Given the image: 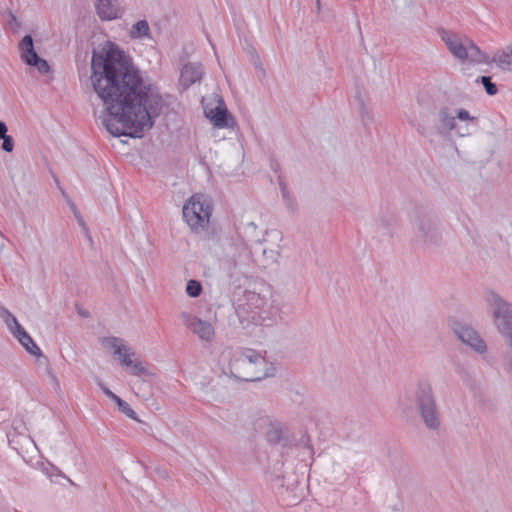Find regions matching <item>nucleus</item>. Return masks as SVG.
<instances>
[{
  "mask_svg": "<svg viewBox=\"0 0 512 512\" xmlns=\"http://www.w3.org/2000/svg\"><path fill=\"white\" fill-rule=\"evenodd\" d=\"M9 25L12 27H19V23L17 21V18L14 14L10 13V21Z\"/></svg>",
  "mask_w": 512,
  "mask_h": 512,
  "instance_id": "nucleus-39",
  "label": "nucleus"
},
{
  "mask_svg": "<svg viewBox=\"0 0 512 512\" xmlns=\"http://www.w3.org/2000/svg\"><path fill=\"white\" fill-rule=\"evenodd\" d=\"M360 116L364 125H367V123L371 121V116L363 103H361Z\"/></svg>",
  "mask_w": 512,
  "mask_h": 512,
  "instance_id": "nucleus-36",
  "label": "nucleus"
},
{
  "mask_svg": "<svg viewBox=\"0 0 512 512\" xmlns=\"http://www.w3.org/2000/svg\"><path fill=\"white\" fill-rule=\"evenodd\" d=\"M317 2L319 3V0H317Z\"/></svg>",
  "mask_w": 512,
  "mask_h": 512,
  "instance_id": "nucleus-44",
  "label": "nucleus"
},
{
  "mask_svg": "<svg viewBox=\"0 0 512 512\" xmlns=\"http://www.w3.org/2000/svg\"><path fill=\"white\" fill-rule=\"evenodd\" d=\"M183 218L193 233H201L208 227L212 214L210 202L202 194L192 195L184 204Z\"/></svg>",
  "mask_w": 512,
  "mask_h": 512,
  "instance_id": "nucleus-7",
  "label": "nucleus"
},
{
  "mask_svg": "<svg viewBox=\"0 0 512 512\" xmlns=\"http://www.w3.org/2000/svg\"><path fill=\"white\" fill-rule=\"evenodd\" d=\"M5 323L13 336L20 342L28 353L34 356H42V352L31 336L19 324L16 317L5 310Z\"/></svg>",
  "mask_w": 512,
  "mask_h": 512,
  "instance_id": "nucleus-11",
  "label": "nucleus"
},
{
  "mask_svg": "<svg viewBox=\"0 0 512 512\" xmlns=\"http://www.w3.org/2000/svg\"><path fill=\"white\" fill-rule=\"evenodd\" d=\"M31 67H35L41 74H47L50 71V66L48 62L39 57L33 64L30 65Z\"/></svg>",
  "mask_w": 512,
  "mask_h": 512,
  "instance_id": "nucleus-30",
  "label": "nucleus"
},
{
  "mask_svg": "<svg viewBox=\"0 0 512 512\" xmlns=\"http://www.w3.org/2000/svg\"><path fill=\"white\" fill-rule=\"evenodd\" d=\"M418 132L426 138L431 144H436L440 140L450 141V133L447 132L441 125H432L427 127H420Z\"/></svg>",
  "mask_w": 512,
  "mask_h": 512,
  "instance_id": "nucleus-18",
  "label": "nucleus"
},
{
  "mask_svg": "<svg viewBox=\"0 0 512 512\" xmlns=\"http://www.w3.org/2000/svg\"><path fill=\"white\" fill-rule=\"evenodd\" d=\"M484 406H485V408H487L489 410H495V408H496V406L493 402L484 403Z\"/></svg>",
  "mask_w": 512,
  "mask_h": 512,
  "instance_id": "nucleus-41",
  "label": "nucleus"
},
{
  "mask_svg": "<svg viewBox=\"0 0 512 512\" xmlns=\"http://www.w3.org/2000/svg\"><path fill=\"white\" fill-rule=\"evenodd\" d=\"M267 301L266 297L260 293L249 290L245 291L244 302L239 304L236 308V315L239 324L243 329H249V318L252 316L254 311L264 308Z\"/></svg>",
  "mask_w": 512,
  "mask_h": 512,
  "instance_id": "nucleus-10",
  "label": "nucleus"
},
{
  "mask_svg": "<svg viewBox=\"0 0 512 512\" xmlns=\"http://www.w3.org/2000/svg\"><path fill=\"white\" fill-rule=\"evenodd\" d=\"M31 67H35L41 74H47L50 71V66L48 62L39 57L33 64L30 65Z\"/></svg>",
  "mask_w": 512,
  "mask_h": 512,
  "instance_id": "nucleus-31",
  "label": "nucleus"
},
{
  "mask_svg": "<svg viewBox=\"0 0 512 512\" xmlns=\"http://www.w3.org/2000/svg\"><path fill=\"white\" fill-rule=\"evenodd\" d=\"M497 330L505 339L509 348L512 350V322L497 328Z\"/></svg>",
  "mask_w": 512,
  "mask_h": 512,
  "instance_id": "nucleus-28",
  "label": "nucleus"
},
{
  "mask_svg": "<svg viewBox=\"0 0 512 512\" xmlns=\"http://www.w3.org/2000/svg\"><path fill=\"white\" fill-rule=\"evenodd\" d=\"M99 386L104 392V394L109 397L112 401H114L116 404L121 399L119 396H117L115 393H113L107 386H105L102 382H99Z\"/></svg>",
  "mask_w": 512,
  "mask_h": 512,
  "instance_id": "nucleus-35",
  "label": "nucleus"
},
{
  "mask_svg": "<svg viewBox=\"0 0 512 512\" xmlns=\"http://www.w3.org/2000/svg\"><path fill=\"white\" fill-rule=\"evenodd\" d=\"M476 82H481L486 93L490 96L495 95L498 91L496 84L492 82L490 76H481L477 78Z\"/></svg>",
  "mask_w": 512,
  "mask_h": 512,
  "instance_id": "nucleus-26",
  "label": "nucleus"
},
{
  "mask_svg": "<svg viewBox=\"0 0 512 512\" xmlns=\"http://www.w3.org/2000/svg\"><path fill=\"white\" fill-rule=\"evenodd\" d=\"M459 119L460 121H470L473 123L477 122V118L470 115V113L465 109H459L456 112L455 119Z\"/></svg>",
  "mask_w": 512,
  "mask_h": 512,
  "instance_id": "nucleus-33",
  "label": "nucleus"
},
{
  "mask_svg": "<svg viewBox=\"0 0 512 512\" xmlns=\"http://www.w3.org/2000/svg\"><path fill=\"white\" fill-rule=\"evenodd\" d=\"M130 369V373L135 376H143L147 374L146 368L142 365L141 362H134L130 366H127Z\"/></svg>",
  "mask_w": 512,
  "mask_h": 512,
  "instance_id": "nucleus-29",
  "label": "nucleus"
},
{
  "mask_svg": "<svg viewBox=\"0 0 512 512\" xmlns=\"http://www.w3.org/2000/svg\"><path fill=\"white\" fill-rule=\"evenodd\" d=\"M239 243L231 245L227 251L226 258L222 265L227 270L230 277H233L242 268L248 266L252 262V253L249 245L260 243L264 239V234L258 229L254 222L241 223L238 227Z\"/></svg>",
  "mask_w": 512,
  "mask_h": 512,
  "instance_id": "nucleus-3",
  "label": "nucleus"
},
{
  "mask_svg": "<svg viewBox=\"0 0 512 512\" xmlns=\"http://www.w3.org/2000/svg\"><path fill=\"white\" fill-rule=\"evenodd\" d=\"M457 134H458L459 136H461V137H464V136H466V135H469V134H470V132L468 131V129H467V128H466V130H465V131H461V128H459V129L457 130Z\"/></svg>",
  "mask_w": 512,
  "mask_h": 512,
  "instance_id": "nucleus-40",
  "label": "nucleus"
},
{
  "mask_svg": "<svg viewBox=\"0 0 512 512\" xmlns=\"http://www.w3.org/2000/svg\"><path fill=\"white\" fill-rule=\"evenodd\" d=\"M102 344L109 349H112L115 356H122V352L125 351V341L118 337H105L102 340Z\"/></svg>",
  "mask_w": 512,
  "mask_h": 512,
  "instance_id": "nucleus-23",
  "label": "nucleus"
},
{
  "mask_svg": "<svg viewBox=\"0 0 512 512\" xmlns=\"http://www.w3.org/2000/svg\"><path fill=\"white\" fill-rule=\"evenodd\" d=\"M149 36L150 28L146 20H140L136 22L130 30V37L132 39H142Z\"/></svg>",
  "mask_w": 512,
  "mask_h": 512,
  "instance_id": "nucleus-24",
  "label": "nucleus"
},
{
  "mask_svg": "<svg viewBox=\"0 0 512 512\" xmlns=\"http://www.w3.org/2000/svg\"><path fill=\"white\" fill-rule=\"evenodd\" d=\"M281 189H282L283 197H285V198H286V197H287V190H286V187L281 185Z\"/></svg>",
  "mask_w": 512,
  "mask_h": 512,
  "instance_id": "nucleus-42",
  "label": "nucleus"
},
{
  "mask_svg": "<svg viewBox=\"0 0 512 512\" xmlns=\"http://www.w3.org/2000/svg\"><path fill=\"white\" fill-rule=\"evenodd\" d=\"M79 223L84 226L82 219L79 220Z\"/></svg>",
  "mask_w": 512,
  "mask_h": 512,
  "instance_id": "nucleus-43",
  "label": "nucleus"
},
{
  "mask_svg": "<svg viewBox=\"0 0 512 512\" xmlns=\"http://www.w3.org/2000/svg\"><path fill=\"white\" fill-rule=\"evenodd\" d=\"M255 428L265 430L266 439L271 444H278L283 439L285 431L283 423L270 416L259 417L255 422Z\"/></svg>",
  "mask_w": 512,
  "mask_h": 512,
  "instance_id": "nucleus-14",
  "label": "nucleus"
},
{
  "mask_svg": "<svg viewBox=\"0 0 512 512\" xmlns=\"http://www.w3.org/2000/svg\"><path fill=\"white\" fill-rule=\"evenodd\" d=\"M491 61L503 71H512V43L497 51Z\"/></svg>",
  "mask_w": 512,
  "mask_h": 512,
  "instance_id": "nucleus-20",
  "label": "nucleus"
},
{
  "mask_svg": "<svg viewBox=\"0 0 512 512\" xmlns=\"http://www.w3.org/2000/svg\"><path fill=\"white\" fill-rule=\"evenodd\" d=\"M414 401L424 426L430 431H439L442 423L441 412L429 382L421 381L417 384Z\"/></svg>",
  "mask_w": 512,
  "mask_h": 512,
  "instance_id": "nucleus-4",
  "label": "nucleus"
},
{
  "mask_svg": "<svg viewBox=\"0 0 512 512\" xmlns=\"http://www.w3.org/2000/svg\"><path fill=\"white\" fill-rule=\"evenodd\" d=\"M438 121L441 127L449 133L456 129L455 116L450 112L448 107H442L438 111Z\"/></svg>",
  "mask_w": 512,
  "mask_h": 512,
  "instance_id": "nucleus-22",
  "label": "nucleus"
},
{
  "mask_svg": "<svg viewBox=\"0 0 512 512\" xmlns=\"http://www.w3.org/2000/svg\"><path fill=\"white\" fill-rule=\"evenodd\" d=\"M453 330L457 338L471 347L475 352L483 354L487 351L486 343L472 327L464 324H456Z\"/></svg>",
  "mask_w": 512,
  "mask_h": 512,
  "instance_id": "nucleus-13",
  "label": "nucleus"
},
{
  "mask_svg": "<svg viewBox=\"0 0 512 512\" xmlns=\"http://www.w3.org/2000/svg\"><path fill=\"white\" fill-rule=\"evenodd\" d=\"M395 224L396 217L392 213L382 214L375 221L376 228L379 231H382L383 235L388 237H392V228L395 226Z\"/></svg>",
  "mask_w": 512,
  "mask_h": 512,
  "instance_id": "nucleus-21",
  "label": "nucleus"
},
{
  "mask_svg": "<svg viewBox=\"0 0 512 512\" xmlns=\"http://www.w3.org/2000/svg\"><path fill=\"white\" fill-rule=\"evenodd\" d=\"M186 293L188 296L196 298L202 293V285L199 281L191 279L187 282Z\"/></svg>",
  "mask_w": 512,
  "mask_h": 512,
  "instance_id": "nucleus-25",
  "label": "nucleus"
},
{
  "mask_svg": "<svg viewBox=\"0 0 512 512\" xmlns=\"http://www.w3.org/2000/svg\"><path fill=\"white\" fill-rule=\"evenodd\" d=\"M229 371L240 381L256 382L273 376L275 367L256 350L243 348L233 353Z\"/></svg>",
  "mask_w": 512,
  "mask_h": 512,
  "instance_id": "nucleus-2",
  "label": "nucleus"
},
{
  "mask_svg": "<svg viewBox=\"0 0 512 512\" xmlns=\"http://www.w3.org/2000/svg\"><path fill=\"white\" fill-rule=\"evenodd\" d=\"M8 127L5 122L0 121V140L7 135Z\"/></svg>",
  "mask_w": 512,
  "mask_h": 512,
  "instance_id": "nucleus-38",
  "label": "nucleus"
},
{
  "mask_svg": "<svg viewBox=\"0 0 512 512\" xmlns=\"http://www.w3.org/2000/svg\"><path fill=\"white\" fill-rule=\"evenodd\" d=\"M415 240L427 248L443 244V235L436 218L427 212L417 211L412 219Z\"/></svg>",
  "mask_w": 512,
  "mask_h": 512,
  "instance_id": "nucleus-6",
  "label": "nucleus"
},
{
  "mask_svg": "<svg viewBox=\"0 0 512 512\" xmlns=\"http://www.w3.org/2000/svg\"><path fill=\"white\" fill-rule=\"evenodd\" d=\"M284 307L285 304L282 301L272 299L269 303L267 302L264 308L254 311L252 316L249 318V328L256 325L265 327L274 326L278 321L284 320Z\"/></svg>",
  "mask_w": 512,
  "mask_h": 512,
  "instance_id": "nucleus-9",
  "label": "nucleus"
},
{
  "mask_svg": "<svg viewBox=\"0 0 512 512\" xmlns=\"http://www.w3.org/2000/svg\"><path fill=\"white\" fill-rule=\"evenodd\" d=\"M90 81L104 106L102 125L111 135L141 138L154 126L162 97L116 43L106 41L93 50Z\"/></svg>",
  "mask_w": 512,
  "mask_h": 512,
  "instance_id": "nucleus-1",
  "label": "nucleus"
},
{
  "mask_svg": "<svg viewBox=\"0 0 512 512\" xmlns=\"http://www.w3.org/2000/svg\"><path fill=\"white\" fill-rule=\"evenodd\" d=\"M19 49L21 51V59L28 66L33 64L39 55L34 49L33 38L31 35H25L19 43Z\"/></svg>",
  "mask_w": 512,
  "mask_h": 512,
  "instance_id": "nucleus-19",
  "label": "nucleus"
},
{
  "mask_svg": "<svg viewBox=\"0 0 512 512\" xmlns=\"http://www.w3.org/2000/svg\"><path fill=\"white\" fill-rule=\"evenodd\" d=\"M117 406L119 410L124 413L127 417H129L132 420L140 421L137 417L136 412L130 407V405L124 401L123 399H120L117 403Z\"/></svg>",
  "mask_w": 512,
  "mask_h": 512,
  "instance_id": "nucleus-27",
  "label": "nucleus"
},
{
  "mask_svg": "<svg viewBox=\"0 0 512 512\" xmlns=\"http://www.w3.org/2000/svg\"><path fill=\"white\" fill-rule=\"evenodd\" d=\"M95 9L102 21L118 19L123 14L118 0H97Z\"/></svg>",
  "mask_w": 512,
  "mask_h": 512,
  "instance_id": "nucleus-15",
  "label": "nucleus"
},
{
  "mask_svg": "<svg viewBox=\"0 0 512 512\" xmlns=\"http://www.w3.org/2000/svg\"><path fill=\"white\" fill-rule=\"evenodd\" d=\"M203 73L204 71L201 64L188 63L181 71V82L185 87H189L200 81Z\"/></svg>",
  "mask_w": 512,
  "mask_h": 512,
  "instance_id": "nucleus-16",
  "label": "nucleus"
},
{
  "mask_svg": "<svg viewBox=\"0 0 512 512\" xmlns=\"http://www.w3.org/2000/svg\"><path fill=\"white\" fill-rule=\"evenodd\" d=\"M1 140H3L2 142V149L5 151V152H12L13 149H14V140L12 138V136L10 135H6L4 138H2Z\"/></svg>",
  "mask_w": 512,
  "mask_h": 512,
  "instance_id": "nucleus-34",
  "label": "nucleus"
},
{
  "mask_svg": "<svg viewBox=\"0 0 512 512\" xmlns=\"http://www.w3.org/2000/svg\"><path fill=\"white\" fill-rule=\"evenodd\" d=\"M262 253H263V256L267 260H270L271 262H276L277 259H278V256H279V253L277 251H274V250H266V249H264Z\"/></svg>",
  "mask_w": 512,
  "mask_h": 512,
  "instance_id": "nucleus-37",
  "label": "nucleus"
},
{
  "mask_svg": "<svg viewBox=\"0 0 512 512\" xmlns=\"http://www.w3.org/2000/svg\"><path fill=\"white\" fill-rule=\"evenodd\" d=\"M134 355V352L131 351V349L126 346L125 347V351L122 352V356H117L118 359L120 360V363L127 367V366H130L132 364V359L131 357Z\"/></svg>",
  "mask_w": 512,
  "mask_h": 512,
  "instance_id": "nucleus-32",
  "label": "nucleus"
},
{
  "mask_svg": "<svg viewBox=\"0 0 512 512\" xmlns=\"http://www.w3.org/2000/svg\"><path fill=\"white\" fill-rule=\"evenodd\" d=\"M440 36L450 53L460 61H469L476 64L488 62L487 55L470 39L462 38L458 34L447 30H442Z\"/></svg>",
  "mask_w": 512,
  "mask_h": 512,
  "instance_id": "nucleus-5",
  "label": "nucleus"
},
{
  "mask_svg": "<svg viewBox=\"0 0 512 512\" xmlns=\"http://www.w3.org/2000/svg\"><path fill=\"white\" fill-rule=\"evenodd\" d=\"M485 302L492 313L496 328L512 323V304L493 290L485 292Z\"/></svg>",
  "mask_w": 512,
  "mask_h": 512,
  "instance_id": "nucleus-8",
  "label": "nucleus"
},
{
  "mask_svg": "<svg viewBox=\"0 0 512 512\" xmlns=\"http://www.w3.org/2000/svg\"><path fill=\"white\" fill-rule=\"evenodd\" d=\"M180 318L183 324L202 341L212 342L214 340L215 329L210 322L188 312H182Z\"/></svg>",
  "mask_w": 512,
  "mask_h": 512,
  "instance_id": "nucleus-12",
  "label": "nucleus"
},
{
  "mask_svg": "<svg viewBox=\"0 0 512 512\" xmlns=\"http://www.w3.org/2000/svg\"><path fill=\"white\" fill-rule=\"evenodd\" d=\"M205 114L215 127L226 128L229 126V113L222 101H220L216 107L210 109L209 111H205Z\"/></svg>",
  "mask_w": 512,
  "mask_h": 512,
  "instance_id": "nucleus-17",
  "label": "nucleus"
}]
</instances>
